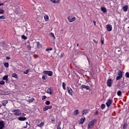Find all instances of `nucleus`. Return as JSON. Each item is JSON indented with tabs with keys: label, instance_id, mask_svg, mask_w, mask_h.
<instances>
[{
	"label": "nucleus",
	"instance_id": "45",
	"mask_svg": "<svg viewBox=\"0 0 129 129\" xmlns=\"http://www.w3.org/2000/svg\"><path fill=\"white\" fill-rule=\"evenodd\" d=\"M64 53H61L60 55V58H63V57H64Z\"/></svg>",
	"mask_w": 129,
	"mask_h": 129
},
{
	"label": "nucleus",
	"instance_id": "53",
	"mask_svg": "<svg viewBox=\"0 0 129 129\" xmlns=\"http://www.w3.org/2000/svg\"><path fill=\"white\" fill-rule=\"evenodd\" d=\"M93 23L94 24V26H96V22L95 21H93Z\"/></svg>",
	"mask_w": 129,
	"mask_h": 129
},
{
	"label": "nucleus",
	"instance_id": "48",
	"mask_svg": "<svg viewBox=\"0 0 129 129\" xmlns=\"http://www.w3.org/2000/svg\"><path fill=\"white\" fill-rule=\"evenodd\" d=\"M26 45L27 46H29L30 45V41H28L27 42H26Z\"/></svg>",
	"mask_w": 129,
	"mask_h": 129
},
{
	"label": "nucleus",
	"instance_id": "47",
	"mask_svg": "<svg viewBox=\"0 0 129 129\" xmlns=\"http://www.w3.org/2000/svg\"><path fill=\"white\" fill-rule=\"evenodd\" d=\"M42 79H43V80H46V77H45V75L42 76Z\"/></svg>",
	"mask_w": 129,
	"mask_h": 129
},
{
	"label": "nucleus",
	"instance_id": "37",
	"mask_svg": "<svg viewBox=\"0 0 129 129\" xmlns=\"http://www.w3.org/2000/svg\"><path fill=\"white\" fill-rule=\"evenodd\" d=\"M52 50H53V48H46V52H48V51H52Z\"/></svg>",
	"mask_w": 129,
	"mask_h": 129
},
{
	"label": "nucleus",
	"instance_id": "38",
	"mask_svg": "<svg viewBox=\"0 0 129 129\" xmlns=\"http://www.w3.org/2000/svg\"><path fill=\"white\" fill-rule=\"evenodd\" d=\"M127 126V125L126 124V123H124L123 126H122V127L123 129H125V127H126V126Z\"/></svg>",
	"mask_w": 129,
	"mask_h": 129
},
{
	"label": "nucleus",
	"instance_id": "20",
	"mask_svg": "<svg viewBox=\"0 0 129 129\" xmlns=\"http://www.w3.org/2000/svg\"><path fill=\"white\" fill-rule=\"evenodd\" d=\"M61 121H59L56 125L57 129H61Z\"/></svg>",
	"mask_w": 129,
	"mask_h": 129
},
{
	"label": "nucleus",
	"instance_id": "27",
	"mask_svg": "<svg viewBox=\"0 0 129 129\" xmlns=\"http://www.w3.org/2000/svg\"><path fill=\"white\" fill-rule=\"evenodd\" d=\"M88 112V110L87 109H85L82 111V114L83 115H84V114H86Z\"/></svg>",
	"mask_w": 129,
	"mask_h": 129
},
{
	"label": "nucleus",
	"instance_id": "31",
	"mask_svg": "<svg viewBox=\"0 0 129 129\" xmlns=\"http://www.w3.org/2000/svg\"><path fill=\"white\" fill-rule=\"evenodd\" d=\"M62 86L63 90H66V87H65V83L62 82Z\"/></svg>",
	"mask_w": 129,
	"mask_h": 129
},
{
	"label": "nucleus",
	"instance_id": "33",
	"mask_svg": "<svg viewBox=\"0 0 129 129\" xmlns=\"http://www.w3.org/2000/svg\"><path fill=\"white\" fill-rule=\"evenodd\" d=\"M21 38L23 40H27V39H28V37H27V36H26L25 35H22Z\"/></svg>",
	"mask_w": 129,
	"mask_h": 129
},
{
	"label": "nucleus",
	"instance_id": "22",
	"mask_svg": "<svg viewBox=\"0 0 129 129\" xmlns=\"http://www.w3.org/2000/svg\"><path fill=\"white\" fill-rule=\"evenodd\" d=\"M51 3H53L54 4H59L60 1L59 0H50Z\"/></svg>",
	"mask_w": 129,
	"mask_h": 129
},
{
	"label": "nucleus",
	"instance_id": "16",
	"mask_svg": "<svg viewBox=\"0 0 129 129\" xmlns=\"http://www.w3.org/2000/svg\"><path fill=\"white\" fill-rule=\"evenodd\" d=\"M18 119L20 120L21 121H24L27 119V118L25 117H19L18 118Z\"/></svg>",
	"mask_w": 129,
	"mask_h": 129
},
{
	"label": "nucleus",
	"instance_id": "7",
	"mask_svg": "<svg viewBox=\"0 0 129 129\" xmlns=\"http://www.w3.org/2000/svg\"><path fill=\"white\" fill-rule=\"evenodd\" d=\"M107 86L108 87H111V85H112V79H108L107 80Z\"/></svg>",
	"mask_w": 129,
	"mask_h": 129
},
{
	"label": "nucleus",
	"instance_id": "5",
	"mask_svg": "<svg viewBox=\"0 0 129 129\" xmlns=\"http://www.w3.org/2000/svg\"><path fill=\"white\" fill-rule=\"evenodd\" d=\"M94 120L91 121L88 125V128H92L94 126Z\"/></svg>",
	"mask_w": 129,
	"mask_h": 129
},
{
	"label": "nucleus",
	"instance_id": "44",
	"mask_svg": "<svg viewBox=\"0 0 129 129\" xmlns=\"http://www.w3.org/2000/svg\"><path fill=\"white\" fill-rule=\"evenodd\" d=\"M0 84L1 85H4L5 84V81H0Z\"/></svg>",
	"mask_w": 129,
	"mask_h": 129
},
{
	"label": "nucleus",
	"instance_id": "54",
	"mask_svg": "<svg viewBox=\"0 0 129 129\" xmlns=\"http://www.w3.org/2000/svg\"><path fill=\"white\" fill-rule=\"evenodd\" d=\"M123 87H124V86H119V88H123Z\"/></svg>",
	"mask_w": 129,
	"mask_h": 129
},
{
	"label": "nucleus",
	"instance_id": "25",
	"mask_svg": "<svg viewBox=\"0 0 129 129\" xmlns=\"http://www.w3.org/2000/svg\"><path fill=\"white\" fill-rule=\"evenodd\" d=\"M8 78H9V76L6 75L3 77V80H6V81H8V80H9V79H8Z\"/></svg>",
	"mask_w": 129,
	"mask_h": 129
},
{
	"label": "nucleus",
	"instance_id": "34",
	"mask_svg": "<svg viewBox=\"0 0 129 129\" xmlns=\"http://www.w3.org/2000/svg\"><path fill=\"white\" fill-rule=\"evenodd\" d=\"M101 109H104V108H105V104H101Z\"/></svg>",
	"mask_w": 129,
	"mask_h": 129
},
{
	"label": "nucleus",
	"instance_id": "29",
	"mask_svg": "<svg viewBox=\"0 0 129 129\" xmlns=\"http://www.w3.org/2000/svg\"><path fill=\"white\" fill-rule=\"evenodd\" d=\"M122 94V93L121 92V91L119 90L117 93V95L118 96H120Z\"/></svg>",
	"mask_w": 129,
	"mask_h": 129
},
{
	"label": "nucleus",
	"instance_id": "41",
	"mask_svg": "<svg viewBox=\"0 0 129 129\" xmlns=\"http://www.w3.org/2000/svg\"><path fill=\"white\" fill-rule=\"evenodd\" d=\"M50 101H46L45 102V104H46V105H50Z\"/></svg>",
	"mask_w": 129,
	"mask_h": 129
},
{
	"label": "nucleus",
	"instance_id": "32",
	"mask_svg": "<svg viewBox=\"0 0 129 129\" xmlns=\"http://www.w3.org/2000/svg\"><path fill=\"white\" fill-rule=\"evenodd\" d=\"M4 67L6 68H9V62H5L4 63Z\"/></svg>",
	"mask_w": 129,
	"mask_h": 129
},
{
	"label": "nucleus",
	"instance_id": "26",
	"mask_svg": "<svg viewBox=\"0 0 129 129\" xmlns=\"http://www.w3.org/2000/svg\"><path fill=\"white\" fill-rule=\"evenodd\" d=\"M79 113V110L77 109L74 112V115H78V114Z\"/></svg>",
	"mask_w": 129,
	"mask_h": 129
},
{
	"label": "nucleus",
	"instance_id": "43",
	"mask_svg": "<svg viewBox=\"0 0 129 129\" xmlns=\"http://www.w3.org/2000/svg\"><path fill=\"white\" fill-rule=\"evenodd\" d=\"M125 76H126V78H129V73H128V72H126L125 73Z\"/></svg>",
	"mask_w": 129,
	"mask_h": 129
},
{
	"label": "nucleus",
	"instance_id": "18",
	"mask_svg": "<svg viewBox=\"0 0 129 129\" xmlns=\"http://www.w3.org/2000/svg\"><path fill=\"white\" fill-rule=\"evenodd\" d=\"M9 101H8V100H4L2 102V104L3 105V106H7V104H8Z\"/></svg>",
	"mask_w": 129,
	"mask_h": 129
},
{
	"label": "nucleus",
	"instance_id": "59",
	"mask_svg": "<svg viewBox=\"0 0 129 129\" xmlns=\"http://www.w3.org/2000/svg\"><path fill=\"white\" fill-rule=\"evenodd\" d=\"M27 127V126L25 127V128H26Z\"/></svg>",
	"mask_w": 129,
	"mask_h": 129
},
{
	"label": "nucleus",
	"instance_id": "11",
	"mask_svg": "<svg viewBox=\"0 0 129 129\" xmlns=\"http://www.w3.org/2000/svg\"><path fill=\"white\" fill-rule=\"evenodd\" d=\"M81 89H86V90H89L90 88H89V86H86L85 85H82L81 87Z\"/></svg>",
	"mask_w": 129,
	"mask_h": 129
},
{
	"label": "nucleus",
	"instance_id": "2",
	"mask_svg": "<svg viewBox=\"0 0 129 129\" xmlns=\"http://www.w3.org/2000/svg\"><path fill=\"white\" fill-rule=\"evenodd\" d=\"M122 78V71L119 70L118 72V76L116 78V80H119Z\"/></svg>",
	"mask_w": 129,
	"mask_h": 129
},
{
	"label": "nucleus",
	"instance_id": "49",
	"mask_svg": "<svg viewBox=\"0 0 129 129\" xmlns=\"http://www.w3.org/2000/svg\"><path fill=\"white\" fill-rule=\"evenodd\" d=\"M28 49H29L30 51H31V49H32V47L29 45V46H27Z\"/></svg>",
	"mask_w": 129,
	"mask_h": 129
},
{
	"label": "nucleus",
	"instance_id": "46",
	"mask_svg": "<svg viewBox=\"0 0 129 129\" xmlns=\"http://www.w3.org/2000/svg\"><path fill=\"white\" fill-rule=\"evenodd\" d=\"M93 41L95 42V44H97L98 43V42H97V41H96L95 39H93Z\"/></svg>",
	"mask_w": 129,
	"mask_h": 129
},
{
	"label": "nucleus",
	"instance_id": "19",
	"mask_svg": "<svg viewBox=\"0 0 129 129\" xmlns=\"http://www.w3.org/2000/svg\"><path fill=\"white\" fill-rule=\"evenodd\" d=\"M12 77H13V78H16V79H18V75L16 73H13L11 75Z\"/></svg>",
	"mask_w": 129,
	"mask_h": 129
},
{
	"label": "nucleus",
	"instance_id": "42",
	"mask_svg": "<svg viewBox=\"0 0 129 129\" xmlns=\"http://www.w3.org/2000/svg\"><path fill=\"white\" fill-rule=\"evenodd\" d=\"M50 35H51V37H53V38H54V39H55V35H54V33H53L52 32H51Z\"/></svg>",
	"mask_w": 129,
	"mask_h": 129
},
{
	"label": "nucleus",
	"instance_id": "30",
	"mask_svg": "<svg viewBox=\"0 0 129 129\" xmlns=\"http://www.w3.org/2000/svg\"><path fill=\"white\" fill-rule=\"evenodd\" d=\"M101 44L102 45H103V44H104V38L103 37L101 38Z\"/></svg>",
	"mask_w": 129,
	"mask_h": 129
},
{
	"label": "nucleus",
	"instance_id": "40",
	"mask_svg": "<svg viewBox=\"0 0 129 129\" xmlns=\"http://www.w3.org/2000/svg\"><path fill=\"white\" fill-rule=\"evenodd\" d=\"M46 98H47V96H45V95H43L42 96V100H44L45 99H46Z\"/></svg>",
	"mask_w": 129,
	"mask_h": 129
},
{
	"label": "nucleus",
	"instance_id": "50",
	"mask_svg": "<svg viewBox=\"0 0 129 129\" xmlns=\"http://www.w3.org/2000/svg\"><path fill=\"white\" fill-rule=\"evenodd\" d=\"M6 60H10V59H11V58H10V56H7L6 57Z\"/></svg>",
	"mask_w": 129,
	"mask_h": 129
},
{
	"label": "nucleus",
	"instance_id": "60",
	"mask_svg": "<svg viewBox=\"0 0 129 129\" xmlns=\"http://www.w3.org/2000/svg\"><path fill=\"white\" fill-rule=\"evenodd\" d=\"M0 107H1V105H0Z\"/></svg>",
	"mask_w": 129,
	"mask_h": 129
},
{
	"label": "nucleus",
	"instance_id": "10",
	"mask_svg": "<svg viewBox=\"0 0 129 129\" xmlns=\"http://www.w3.org/2000/svg\"><path fill=\"white\" fill-rule=\"evenodd\" d=\"M85 120H86V118L85 117L81 118L79 121V124H83V123H84V122H85Z\"/></svg>",
	"mask_w": 129,
	"mask_h": 129
},
{
	"label": "nucleus",
	"instance_id": "21",
	"mask_svg": "<svg viewBox=\"0 0 129 129\" xmlns=\"http://www.w3.org/2000/svg\"><path fill=\"white\" fill-rule=\"evenodd\" d=\"M101 11L102 12H103V13H106V12H107L106 8L105 7H102L101 8Z\"/></svg>",
	"mask_w": 129,
	"mask_h": 129
},
{
	"label": "nucleus",
	"instance_id": "56",
	"mask_svg": "<svg viewBox=\"0 0 129 129\" xmlns=\"http://www.w3.org/2000/svg\"><path fill=\"white\" fill-rule=\"evenodd\" d=\"M77 47H78L79 48V44L78 43V44H77Z\"/></svg>",
	"mask_w": 129,
	"mask_h": 129
},
{
	"label": "nucleus",
	"instance_id": "55",
	"mask_svg": "<svg viewBox=\"0 0 129 129\" xmlns=\"http://www.w3.org/2000/svg\"><path fill=\"white\" fill-rule=\"evenodd\" d=\"M4 5H5V4H4V3H0V7H1V6H4Z\"/></svg>",
	"mask_w": 129,
	"mask_h": 129
},
{
	"label": "nucleus",
	"instance_id": "24",
	"mask_svg": "<svg viewBox=\"0 0 129 129\" xmlns=\"http://www.w3.org/2000/svg\"><path fill=\"white\" fill-rule=\"evenodd\" d=\"M45 124V122H41L40 123H39L37 124V126H39V127H42Z\"/></svg>",
	"mask_w": 129,
	"mask_h": 129
},
{
	"label": "nucleus",
	"instance_id": "8",
	"mask_svg": "<svg viewBox=\"0 0 129 129\" xmlns=\"http://www.w3.org/2000/svg\"><path fill=\"white\" fill-rule=\"evenodd\" d=\"M46 93H48V94L52 95L53 94V88H49L46 91Z\"/></svg>",
	"mask_w": 129,
	"mask_h": 129
},
{
	"label": "nucleus",
	"instance_id": "36",
	"mask_svg": "<svg viewBox=\"0 0 129 129\" xmlns=\"http://www.w3.org/2000/svg\"><path fill=\"white\" fill-rule=\"evenodd\" d=\"M34 100H35V98H31V99H30L29 100H28V102L32 103L33 102V101H34Z\"/></svg>",
	"mask_w": 129,
	"mask_h": 129
},
{
	"label": "nucleus",
	"instance_id": "12",
	"mask_svg": "<svg viewBox=\"0 0 129 129\" xmlns=\"http://www.w3.org/2000/svg\"><path fill=\"white\" fill-rule=\"evenodd\" d=\"M52 108V105L50 106H45L43 108V111H46V110H48V109H51Z\"/></svg>",
	"mask_w": 129,
	"mask_h": 129
},
{
	"label": "nucleus",
	"instance_id": "35",
	"mask_svg": "<svg viewBox=\"0 0 129 129\" xmlns=\"http://www.w3.org/2000/svg\"><path fill=\"white\" fill-rule=\"evenodd\" d=\"M0 19L1 20H6V16H5L4 15H2L0 16Z\"/></svg>",
	"mask_w": 129,
	"mask_h": 129
},
{
	"label": "nucleus",
	"instance_id": "57",
	"mask_svg": "<svg viewBox=\"0 0 129 129\" xmlns=\"http://www.w3.org/2000/svg\"><path fill=\"white\" fill-rule=\"evenodd\" d=\"M27 97H28V98H31V97L27 96Z\"/></svg>",
	"mask_w": 129,
	"mask_h": 129
},
{
	"label": "nucleus",
	"instance_id": "28",
	"mask_svg": "<svg viewBox=\"0 0 129 129\" xmlns=\"http://www.w3.org/2000/svg\"><path fill=\"white\" fill-rule=\"evenodd\" d=\"M44 20H45V22L49 21V16H48L47 15H45L44 16Z\"/></svg>",
	"mask_w": 129,
	"mask_h": 129
},
{
	"label": "nucleus",
	"instance_id": "52",
	"mask_svg": "<svg viewBox=\"0 0 129 129\" xmlns=\"http://www.w3.org/2000/svg\"><path fill=\"white\" fill-rule=\"evenodd\" d=\"M51 121H52L53 122H54V121H55V119L54 118H51Z\"/></svg>",
	"mask_w": 129,
	"mask_h": 129
},
{
	"label": "nucleus",
	"instance_id": "3",
	"mask_svg": "<svg viewBox=\"0 0 129 129\" xmlns=\"http://www.w3.org/2000/svg\"><path fill=\"white\" fill-rule=\"evenodd\" d=\"M112 102H113V101L111 99H108L107 100V102H106V106L108 107H109L112 104Z\"/></svg>",
	"mask_w": 129,
	"mask_h": 129
},
{
	"label": "nucleus",
	"instance_id": "13",
	"mask_svg": "<svg viewBox=\"0 0 129 129\" xmlns=\"http://www.w3.org/2000/svg\"><path fill=\"white\" fill-rule=\"evenodd\" d=\"M5 127V121H0V129H3Z\"/></svg>",
	"mask_w": 129,
	"mask_h": 129
},
{
	"label": "nucleus",
	"instance_id": "17",
	"mask_svg": "<svg viewBox=\"0 0 129 129\" xmlns=\"http://www.w3.org/2000/svg\"><path fill=\"white\" fill-rule=\"evenodd\" d=\"M36 43L37 45V48H38V49H40V48H42V44H41V43H40L39 41L36 42Z\"/></svg>",
	"mask_w": 129,
	"mask_h": 129
},
{
	"label": "nucleus",
	"instance_id": "15",
	"mask_svg": "<svg viewBox=\"0 0 129 129\" xmlns=\"http://www.w3.org/2000/svg\"><path fill=\"white\" fill-rule=\"evenodd\" d=\"M68 88V93H69L70 94V95H73V90H72V89H71L70 87H67Z\"/></svg>",
	"mask_w": 129,
	"mask_h": 129
},
{
	"label": "nucleus",
	"instance_id": "1",
	"mask_svg": "<svg viewBox=\"0 0 129 129\" xmlns=\"http://www.w3.org/2000/svg\"><path fill=\"white\" fill-rule=\"evenodd\" d=\"M11 111L12 112L14 113L15 115H17V116H20V115L22 114L21 113V111L20 110V109H18L12 110Z\"/></svg>",
	"mask_w": 129,
	"mask_h": 129
},
{
	"label": "nucleus",
	"instance_id": "39",
	"mask_svg": "<svg viewBox=\"0 0 129 129\" xmlns=\"http://www.w3.org/2000/svg\"><path fill=\"white\" fill-rule=\"evenodd\" d=\"M30 71V70L28 69L26 71L24 72V74H28V73Z\"/></svg>",
	"mask_w": 129,
	"mask_h": 129
},
{
	"label": "nucleus",
	"instance_id": "58",
	"mask_svg": "<svg viewBox=\"0 0 129 129\" xmlns=\"http://www.w3.org/2000/svg\"><path fill=\"white\" fill-rule=\"evenodd\" d=\"M26 124H28V122H26Z\"/></svg>",
	"mask_w": 129,
	"mask_h": 129
},
{
	"label": "nucleus",
	"instance_id": "4",
	"mask_svg": "<svg viewBox=\"0 0 129 129\" xmlns=\"http://www.w3.org/2000/svg\"><path fill=\"white\" fill-rule=\"evenodd\" d=\"M68 20L70 23H72L73 22H74L75 20H76V18L73 16H71L68 18Z\"/></svg>",
	"mask_w": 129,
	"mask_h": 129
},
{
	"label": "nucleus",
	"instance_id": "23",
	"mask_svg": "<svg viewBox=\"0 0 129 129\" xmlns=\"http://www.w3.org/2000/svg\"><path fill=\"white\" fill-rule=\"evenodd\" d=\"M5 14V10L4 8H0V15H4Z\"/></svg>",
	"mask_w": 129,
	"mask_h": 129
},
{
	"label": "nucleus",
	"instance_id": "14",
	"mask_svg": "<svg viewBox=\"0 0 129 129\" xmlns=\"http://www.w3.org/2000/svg\"><path fill=\"white\" fill-rule=\"evenodd\" d=\"M122 10L123 12H127V10H128V6L125 5L122 7Z\"/></svg>",
	"mask_w": 129,
	"mask_h": 129
},
{
	"label": "nucleus",
	"instance_id": "6",
	"mask_svg": "<svg viewBox=\"0 0 129 129\" xmlns=\"http://www.w3.org/2000/svg\"><path fill=\"white\" fill-rule=\"evenodd\" d=\"M43 73L44 74H46V75H48V76H52L53 75V72L52 71H44L43 72Z\"/></svg>",
	"mask_w": 129,
	"mask_h": 129
},
{
	"label": "nucleus",
	"instance_id": "9",
	"mask_svg": "<svg viewBox=\"0 0 129 129\" xmlns=\"http://www.w3.org/2000/svg\"><path fill=\"white\" fill-rule=\"evenodd\" d=\"M108 32H111L112 31V26L110 24H108L106 26Z\"/></svg>",
	"mask_w": 129,
	"mask_h": 129
},
{
	"label": "nucleus",
	"instance_id": "51",
	"mask_svg": "<svg viewBox=\"0 0 129 129\" xmlns=\"http://www.w3.org/2000/svg\"><path fill=\"white\" fill-rule=\"evenodd\" d=\"M98 114V111L96 110L95 114V115H97Z\"/></svg>",
	"mask_w": 129,
	"mask_h": 129
}]
</instances>
